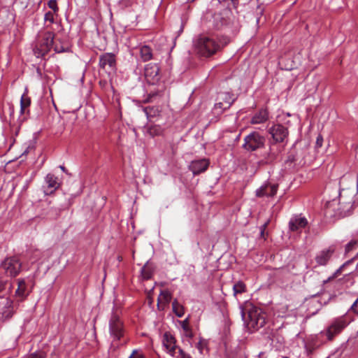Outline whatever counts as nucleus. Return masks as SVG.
<instances>
[{"label": "nucleus", "mask_w": 358, "mask_h": 358, "mask_svg": "<svg viewBox=\"0 0 358 358\" xmlns=\"http://www.w3.org/2000/svg\"><path fill=\"white\" fill-rule=\"evenodd\" d=\"M7 285H9L7 282H0V298L5 295Z\"/></svg>", "instance_id": "nucleus-37"}, {"label": "nucleus", "mask_w": 358, "mask_h": 358, "mask_svg": "<svg viewBox=\"0 0 358 358\" xmlns=\"http://www.w3.org/2000/svg\"><path fill=\"white\" fill-rule=\"evenodd\" d=\"M21 266V263L15 257L6 258L1 264V268L11 277H15L20 273Z\"/></svg>", "instance_id": "nucleus-6"}, {"label": "nucleus", "mask_w": 358, "mask_h": 358, "mask_svg": "<svg viewBox=\"0 0 358 358\" xmlns=\"http://www.w3.org/2000/svg\"><path fill=\"white\" fill-rule=\"evenodd\" d=\"M295 68H296V65L295 64H292L289 67H287L286 69L288 70H292Z\"/></svg>", "instance_id": "nucleus-50"}, {"label": "nucleus", "mask_w": 358, "mask_h": 358, "mask_svg": "<svg viewBox=\"0 0 358 358\" xmlns=\"http://www.w3.org/2000/svg\"><path fill=\"white\" fill-rule=\"evenodd\" d=\"M243 148L253 152L264 147L266 138L257 131H252L244 138Z\"/></svg>", "instance_id": "nucleus-4"}, {"label": "nucleus", "mask_w": 358, "mask_h": 358, "mask_svg": "<svg viewBox=\"0 0 358 358\" xmlns=\"http://www.w3.org/2000/svg\"><path fill=\"white\" fill-rule=\"evenodd\" d=\"M334 252V248L331 246L327 249L318 252L315 256V262L317 266H325L331 259Z\"/></svg>", "instance_id": "nucleus-14"}, {"label": "nucleus", "mask_w": 358, "mask_h": 358, "mask_svg": "<svg viewBox=\"0 0 358 358\" xmlns=\"http://www.w3.org/2000/svg\"><path fill=\"white\" fill-rule=\"evenodd\" d=\"M159 68L156 64H148L145 67V77L148 82L152 84L159 80Z\"/></svg>", "instance_id": "nucleus-13"}, {"label": "nucleus", "mask_w": 358, "mask_h": 358, "mask_svg": "<svg viewBox=\"0 0 358 358\" xmlns=\"http://www.w3.org/2000/svg\"><path fill=\"white\" fill-rule=\"evenodd\" d=\"M30 104H31L30 97L27 94H24L21 97L20 105L22 106H24L25 108L29 109Z\"/></svg>", "instance_id": "nucleus-32"}, {"label": "nucleus", "mask_w": 358, "mask_h": 358, "mask_svg": "<svg viewBox=\"0 0 358 358\" xmlns=\"http://www.w3.org/2000/svg\"><path fill=\"white\" fill-rule=\"evenodd\" d=\"M233 290L235 296L238 294H242L245 292V285L243 282L238 281L234 285Z\"/></svg>", "instance_id": "nucleus-29"}, {"label": "nucleus", "mask_w": 358, "mask_h": 358, "mask_svg": "<svg viewBox=\"0 0 358 358\" xmlns=\"http://www.w3.org/2000/svg\"><path fill=\"white\" fill-rule=\"evenodd\" d=\"M163 344L169 353L173 357L178 348L176 345V338L171 334L166 332L164 335Z\"/></svg>", "instance_id": "nucleus-15"}, {"label": "nucleus", "mask_w": 358, "mask_h": 358, "mask_svg": "<svg viewBox=\"0 0 358 358\" xmlns=\"http://www.w3.org/2000/svg\"><path fill=\"white\" fill-rule=\"evenodd\" d=\"M322 143H323V138L321 135H319L316 139V146L317 148L322 147Z\"/></svg>", "instance_id": "nucleus-41"}, {"label": "nucleus", "mask_w": 358, "mask_h": 358, "mask_svg": "<svg viewBox=\"0 0 358 358\" xmlns=\"http://www.w3.org/2000/svg\"><path fill=\"white\" fill-rule=\"evenodd\" d=\"M269 223V220H267L261 227V236L264 238V231Z\"/></svg>", "instance_id": "nucleus-43"}, {"label": "nucleus", "mask_w": 358, "mask_h": 358, "mask_svg": "<svg viewBox=\"0 0 358 358\" xmlns=\"http://www.w3.org/2000/svg\"><path fill=\"white\" fill-rule=\"evenodd\" d=\"M154 96H155V94H152V95L149 94V98L148 99V101H149L152 99V97Z\"/></svg>", "instance_id": "nucleus-55"}, {"label": "nucleus", "mask_w": 358, "mask_h": 358, "mask_svg": "<svg viewBox=\"0 0 358 358\" xmlns=\"http://www.w3.org/2000/svg\"><path fill=\"white\" fill-rule=\"evenodd\" d=\"M154 289V285L153 283H151L149 286V287L145 288V292L146 293L147 297L146 300L149 306H152L153 303V299L152 296V293Z\"/></svg>", "instance_id": "nucleus-31"}, {"label": "nucleus", "mask_w": 358, "mask_h": 358, "mask_svg": "<svg viewBox=\"0 0 358 358\" xmlns=\"http://www.w3.org/2000/svg\"><path fill=\"white\" fill-rule=\"evenodd\" d=\"M154 267L152 263L147 262L141 270V278L143 280H149L152 278Z\"/></svg>", "instance_id": "nucleus-25"}, {"label": "nucleus", "mask_w": 358, "mask_h": 358, "mask_svg": "<svg viewBox=\"0 0 358 358\" xmlns=\"http://www.w3.org/2000/svg\"><path fill=\"white\" fill-rule=\"evenodd\" d=\"M348 324V321L345 316H341L333 320L327 330V336L329 340L341 333L342 330Z\"/></svg>", "instance_id": "nucleus-7"}, {"label": "nucleus", "mask_w": 358, "mask_h": 358, "mask_svg": "<svg viewBox=\"0 0 358 358\" xmlns=\"http://www.w3.org/2000/svg\"><path fill=\"white\" fill-rule=\"evenodd\" d=\"M172 308L173 313L179 317H181L184 315V309L182 306H181L176 299H175L172 303Z\"/></svg>", "instance_id": "nucleus-28"}, {"label": "nucleus", "mask_w": 358, "mask_h": 358, "mask_svg": "<svg viewBox=\"0 0 358 358\" xmlns=\"http://www.w3.org/2000/svg\"><path fill=\"white\" fill-rule=\"evenodd\" d=\"M344 266H345V264H344V265H343L342 266H341V267H340V268H338V270H337V271L334 273V275L328 279V280H331V279H334V278H337V277H338V276L341 273L342 270H343V267H344Z\"/></svg>", "instance_id": "nucleus-39"}, {"label": "nucleus", "mask_w": 358, "mask_h": 358, "mask_svg": "<svg viewBox=\"0 0 358 358\" xmlns=\"http://www.w3.org/2000/svg\"><path fill=\"white\" fill-rule=\"evenodd\" d=\"M45 353L42 351H38L34 353H31L29 355V358H45Z\"/></svg>", "instance_id": "nucleus-38"}, {"label": "nucleus", "mask_w": 358, "mask_h": 358, "mask_svg": "<svg viewBox=\"0 0 358 358\" xmlns=\"http://www.w3.org/2000/svg\"><path fill=\"white\" fill-rule=\"evenodd\" d=\"M269 134L271 135L275 143H282L288 136L287 128L282 124L273 125L269 129Z\"/></svg>", "instance_id": "nucleus-10"}, {"label": "nucleus", "mask_w": 358, "mask_h": 358, "mask_svg": "<svg viewBox=\"0 0 358 358\" xmlns=\"http://www.w3.org/2000/svg\"><path fill=\"white\" fill-rule=\"evenodd\" d=\"M215 28L220 29L227 23V20L222 13H215L213 16Z\"/></svg>", "instance_id": "nucleus-24"}, {"label": "nucleus", "mask_w": 358, "mask_h": 358, "mask_svg": "<svg viewBox=\"0 0 358 358\" xmlns=\"http://www.w3.org/2000/svg\"><path fill=\"white\" fill-rule=\"evenodd\" d=\"M125 42L124 45L127 46V50L129 52L131 57H133L134 52H133V48L131 46V40L129 38H125Z\"/></svg>", "instance_id": "nucleus-35"}, {"label": "nucleus", "mask_w": 358, "mask_h": 358, "mask_svg": "<svg viewBox=\"0 0 358 358\" xmlns=\"http://www.w3.org/2000/svg\"><path fill=\"white\" fill-rule=\"evenodd\" d=\"M203 347H204V344L202 341H199L197 343V348L199 350L201 353H202V350H203Z\"/></svg>", "instance_id": "nucleus-46"}, {"label": "nucleus", "mask_w": 358, "mask_h": 358, "mask_svg": "<svg viewBox=\"0 0 358 358\" xmlns=\"http://www.w3.org/2000/svg\"><path fill=\"white\" fill-rule=\"evenodd\" d=\"M129 358H134V350L131 352Z\"/></svg>", "instance_id": "nucleus-53"}, {"label": "nucleus", "mask_w": 358, "mask_h": 358, "mask_svg": "<svg viewBox=\"0 0 358 358\" xmlns=\"http://www.w3.org/2000/svg\"><path fill=\"white\" fill-rule=\"evenodd\" d=\"M4 306L0 311V320L5 321L10 318L13 315V301L8 299H4Z\"/></svg>", "instance_id": "nucleus-17"}, {"label": "nucleus", "mask_w": 358, "mask_h": 358, "mask_svg": "<svg viewBox=\"0 0 358 358\" xmlns=\"http://www.w3.org/2000/svg\"><path fill=\"white\" fill-rule=\"evenodd\" d=\"M129 224L132 229H134V220L132 218L130 220Z\"/></svg>", "instance_id": "nucleus-51"}, {"label": "nucleus", "mask_w": 358, "mask_h": 358, "mask_svg": "<svg viewBox=\"0 0 358 358\" xmlns=\"http://www.w3.org/2000/svg\"><path fill=\"white\" fill-rule=\"evenodd\" d=\"M351 308L357 313H358V299L352 305Z\"/></svg>", "instance_id": "nucleus-45"}, {"label": "nucleus", "mask_w": 358, "mask_h": 358, "mask_svg": "<svg viewBox=\"0 0 358 358\" xmlns=\"http://www.w3.org/2000/svg\"><path fill=\"white\" fill-rule=\"evenodd\" d=\"M59 168L64 171L66 172V168L64 166H60Z\"/></svg>", "instance_id": "nucleus-54"}, {"label": "nucleus", "mask_w": 358, "mask_h": 358, "mask_svg": "<svg viewBox=\"0 0 358 358\" xmlns=\"http://www.w3.org/2000/svg\"><path fill=\"white\" fill-rule=\"evenodd\" d=\"M54 12L48 11L45 14L44 20L45 22H49L50 24L54 23Z\"/></svg>", "instance_id": "nucleus-34"}, {"label": "nucleus", "mask_w": 358, "mask_h": 358, "mask_svg": "<svg viewBox=\"0 0 358 358\" xmlns=\"http://www.w3.org/2000/svg\"><path fill=\"white\" fill-rule=\"evenodd\" d=\"M135 358H144V356L143 354L140 353L137 350H136V357Z\"/></svg>", "instance_id": "nucleus-47"}, {"label": "nucleus", "mask_w": 358, "mask_h": 358, "mask_svg": "<svg viewBox=\"0 0 358 358\" xmlns=\"http://www.w3.org/2000/svg\"><path fill=\"white\" fill-rule=\"evenodd\" d=\"M54 50L57 53L64 52L67 51V49L64 48V47H62L61 45L59 46L57 45H55L54 46Z\"/></svg>", "instance_id": "nucleus-40"}, {"label": "nucleus", "mask_w": 358, "mask_h": 358, "mask_svg": "<svg viewBox=\"0 0 358 358\" xmlns=\"http://www.w3.org/2000/svg\"><path fill=\"white\" fill-rule=\"evenodd\" d=\"M20 115H30L29 109H27L24 106L20 105Z\"/></svg>", "instance_id": "nucleus-42"}, {"label": "nucleus", "mask_w": 358, "mask_h": 358, "mask_svg": "<svg viewBox=\"0 0 358 358\" xmlns=\"http://www.w3.org/2000/svg\"><path fill=\"white\" fill-rule=\"evenodd\" d=\"M268 119V113L266 109H262L258 113L254 115L251 120V123L253 124H261L267 121Z\"/></svg>", "instance_id": "nucleus-23"}, {"label": "nucleus", "mask_w": 358, "mask_h": 358, "mask_svg": "<svg viewBox=\"0 0 358 358\" xmlns=\"http://www.w3.org/2000/svg\"><path fill=\"white\" fill-rule=\"evenodd\" d=\"M230 40L224 36L201 35L195 41V50L200 56L209 57L229 44Z\"/></svg>", "instance_id": "nucleus-1"}, {"label": "nucleus", "mask_w": 358, "mask_h": 358, "mask_svg": "<svg viewBox=\"0 0 358 358\" xmlns=\"http://www.w3.org/2000/svg\"><path fill=\"white\" fill-rule=\"evenodd\" d=\"M60 212L61 210L52 206L51 202H44L42 203L40 217L44 219L55 220L59 216Z\"/></svg>", "instance_id": "nucleus-9"}, {"label": "nucleus", "mask_w": 358, "mask_h": 358, "mask_svg": "<svg viewBox=\"0 0 358 358\" xmlns=\"http://www.w3.org/2000/svg\"><path fill=\"white\" fill-rule=\"evenodd\" d=\"M54 38L55 34L52 31H47L39 33L33 49L35 56L37 57L45 56L53 47Z\"/></svg>", "instance_id": "nucleus-3"}, {"label": "nucleus", "mask_w": 358, "mask_h": 358, "mask_svg": "<svg viewBox=\"0 0 358 358\" xmlns=\"http://www.w3.org/2000/svg\"><path fill=\"white\" fill-rule=\"evenodd\" d=\"M230 358H234V357H230Z\"/></svg>", "instance_id": "nucleus-57"}, {"label": "nucleus", "mask_w": 358, "mask_h": 358, "mask_svg": "<svg viewBox=\"0 0 358 358\" xmlns=\"http://www.w3.org/2000/svg\"><path fill=\"white\" fill-rule=\"evenodd\" d=\"M278 189V185L267 184L262 186L259 189L257 190L256 194L259 197L262 196H274Z\"/></svg>", "instance_id": "nucleus-19"}, {"label": "nucleus", "mask_w": 358, "mask_h": 358, "mask_svg": "<svg viewBox=\"0 0 358 358\" xmlns=\"http://www.w3.org/2000/svg\"><path fill=\"white\" fill-rule=\"evenodd\" d=\"M241 314L250 329L257 330L266 324V313L259 308L252 305L246 306L241 310Z\"/></svg>", "instance_id": "nucleus-2"}, {"label": "nucleus", "mask_w": 358, "mask_h": 358, "mask_svg": "<svg viewBox=\"0 0 358 358\" xmlns=\"http://www.w3.org/2000/svg\"><path fill=\"white\" fill-rule=\"evenodd\" d=\"M277 157L278 151L274 150V149L271 146L269 148V150L266 152L262 156V158L258 162V164L259 166L271 164L276 160Z\"/></svg>", "instance_id": "nucleus-18"}, {"label": "nucleus", "mask_w": 358, "mask_h": 358, "mask_svg": "<svg viewBox=\"0 0 358 358\" xmlns=\"http://www.w3.org/2000/svg\"><path fill=\"white\" fill-rule=\"evenodd\" d=\"M150 134L151 135H155V134H157V129L156 128H150Z\"/></svg>", "instance_id": "nucleus-48"}, {"label": "nucleus", "mask_w": 358, "mask_h": 358, "mask_svg": "<svg viewBox=\"0 0 358 358\" xmlns=\"http://www.w3.org/2000/svg\"><path fill=\"white\" fill-rule=\"evenodd\" d=\"M29 117V115H20L17 122L12 126V131L17 136L19 133L21 126Z\"/></svg>", "instance_id": "nucleus-26"}, {"label": "nucleus", "mask_w": 358, "mask_h": 358, "mask_svg": "<svg viewBox=\"0 0 358 358\" xmlns=\"http://www.w3.org/2000/svg\"><path fill=\"white\" fill-rule=\"evenodd\" d=\"M116 65L115 56L113 53H105L99 57L100 68L110 71L115 70Z\"/></svg>", "instance_id": "nucleus-11"}, {"label": "nucleus", "mask_w": 358, "mask_h": 358, "mask_svg": "<svg viewBox=\"0 0 358 358\" xmlns=\"http://www.w3.org/2000/svg\"><path fill=\"white\" fill-rule=\"evenodd\" d=\"M358 243L357 241H351L348 243L345 247V252H350L352 250H355L357 245Z\"/></svg>", "instance_id": "nucleus-33"}, {"label": "nucleus", "mask_w": 358, "mask_h": 358, "mask_svg": "<svg viewBox=\"0 0 358 358\" xmlns=\"http://www.w3.org/2000/svg\"><path fill=\"white\" fill-rule=\"evenodd\" d=\"M30 291H27L26 282L24 279L18 280V287L15 291L17 296L20 297L21 300L24 299L29 295Z\"/></svg>", "instance_id": "nucleus-22"}, {"label": "nucleus", "mask_w": 358, "mask_h": 358, "mask_svg": "<svg viewBox=\"0 0 358 358\" xmlns=\"http://www.w3.org/2000/svg\"><path fill=\"white\" fill-rule=\"evenodd\" d=\"M178 352H179L180 358H191V357L189 355L186 354L180 348L178 349Z\"/></svg>", "instance_id": "nucleus-44"}, {"label": "nucleus", "mask_w": 358, "mask_h": 358, "mask_svg": "<svg viewBox=\"0 0 358 358\" xmlns=\"http://www.w3.org/2000/svg\"><path fill=\"white\" fill-rule=\"evenodd\" d=\"M46 186H43L45 194H50L60 187L59 178L54 174L48 173L45 178Z\"/></svg>", "instance_id": "nucleus-12"}, {"label": "nucleus", "mask_w": 358, "mask_h": 358, "mask_svg": "<svg viewBox=\"0 0 358 358\" xmlns=\"http://www.w3.org/2000/svg\"><path fill=\"white\" fill-rule=\"evenodd\" d=\"M283 358H287V357H283Z\"/></svg>", "instance_id": "nucleus-56"}, {"label": "nucleus", "mask_w": 358, "mask_h": 358, "mask_svg": "<svg viewBox=\"0 0 358 358\" xmlns=\"http://www.w3.org/2000/svg\"><path fill=\"white\" fill-rule=\"evenodd\" d=\"M48 5L50 8L53 10L54 13H57L59 10L56 0H50L48 3Z\"/></svg>", "instance_id": "nucleus-36"}, {"label": "nucleus", "mask_w": 358, "mask_h": 358, "mask_svg": "<svg viewBox=\"0 0 358 358\" xmlns=\"http://www.w3.org/2000/svg\"><path fill=\"white\" fill-rule=\"evenodd\" d=\"M145 113H146V115H147L148 116H154V115H155V113H154V114L152 115V114H151V112H150H150L148 111V109L147 108L145 109Z\"/></svg>", "instance_id": "nucleus-49"}, {"label": "nucleus", "mask_w": 358, "mask_h": 358, "mask_svg": "<svg viewBox=\"0 0 358 358\" xmlns=\"http://www.w3.org/2000/svg\"><path fill=\"white\" fill-rule=\"evenodd\" d=\"M29 148L33 149V148H32V147H28V148H27L24 151V152H23V154H22V155L27 154V153L28 152V150H29Z\"/></svg>", "instance_id": "nucleus-52"}, {"label": "nucleus", "mask_w": 358, "mask_h": 358, "mask_svg": "<svg viewBox=\"0 0 358 358\" xmlns=\"http://www.w3.org/2000/svg\"><path fill=\"white\" fill-rule=\"evenodd\" d=\"M208 166L209 162L206 159L195 160L191 163L189 169L192 171L194 175H198L204 172L208 169Z\"/></svg>", "instance_id": "nucleus-16"}, {"label": "nucleus", "mask_w": 358, "mask_h": 358, "mask_svg": "<svg viewBox=\"0 0 358 358\" xmlns=\"http://www.w3.org/2000/svg\"><path fill=\"white\" fill-rule=\"evenodd\" d=\"M141 57L144 62H147L152 59V52L151 48L148 45H143L140 50Z\"/></svg>", "instance_id": "nucleus-27"}, {"label": "nucleus", "mask_w": 358, "mask_h": 358, "mask_svg": "<svg viewBox=\"0 0 358 358\" xmlns=\"http://www.w3.org/2000/svg\"><path fill=\"white\" fill-rule=\"evenodd\" d=\"M109 328L110 336L113 338L112 345H115L114 342L119 341L124 335L123 324L117 310H113L112 313L109 321Z\"/></svg>", "instance_id": "nucleus-5"}, {"label": "nucleus", "mask_w": 358, "mask_h": 358, "mask_svg": "<svg viewBox=\"0 0 358 358\" xmlns=\"http://www.w3.org/2000/svg\"><path fill=\"white\" fill-rule=\"evenodd\" d=\"M307 224L308 221L305 217H294L289 221V226L291 231H297L304 228Z\"/></svg>", "instance_id": "nucleus-20"}, {"label": "nucleus", "mask_w": 358, "mask_h": 358, "mask_svg": "<svg viewBox=\"0 0 358 358\" xmlns=\"http://www.w3.org/2000/svg\"><path fill=\"white\" fill-rule=\"evenodd\" d=\"M182 328L185 331V334L187 337L192 338L193 337V333L192 331L189 327L188 319H185L182 322Z\"/></svg>", "instance_id": "nucleus-30"}, {"label": "nucleus", "mask_w": 358, "mask_h": 358, "mask_svg": "<svg viewBox=\"0 0 358 358\" xmlns=\"http://www.w3.org/2000/svg\"><path fill=\"white\" fill-rule=\"evenodd\" d=\"M218 102L215 104V110H220L222 113L223 110L228 109L235 101L234 94L229 92H221L217 96Z\"/></svg>", "instance_id": "nucleus-8"}, {"label": "nucleus", "mask_w": 358, "mask_h": 358, "mask_svg": "<svg viewBox=\"0 0 358 358\" xmlns=\"http://www.w3.org/2000/svg\"><path fill=\"white\" fill-rule=\"evenodd\" d=\"M171 299V294L168 290H162L157 299V307L159 310H163Z\"/></svg>", "instance_id": "nucleus-21"}]
</instances>
